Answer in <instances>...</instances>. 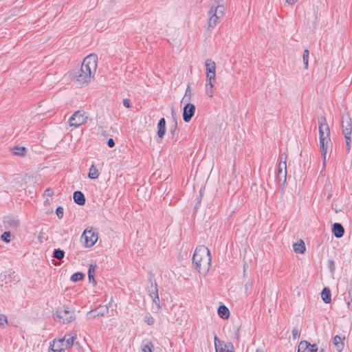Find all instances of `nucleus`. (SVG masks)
I'll list each match as a JSON object with an SVG mask.
<instances>
[{"label":"nucleus","mask_w":352,"mask_h":352,"mask_svg":"<svg viewBox=\"0 0 352 352\" xmlns=\"http://www.w3.org/2000/svg\"><path fill=\"white\" fill-rule=\"evenodd\" d=\"M292 338L294 340H296L297 338H299L300 337V332L297 328H294L292 329Z\"/></svg>","instance_id":"nucleus-39"},{"label":"nucleus","mask_w":352,"mask_h":352,"mask_svg":"<svg viewBox=\"0 0 352 352\" xmlns=\"http://www.w3.org/2000/svg\"><path fill=\"white\" fill-rule=\"evenodd\" d=\"M98 311V309H96V310H95V311H90L89 314H91L92 312H94V311Z\"/></svg>","instance_id":"nucleus-51"},{"label":"nucleus","mask_w":352,"mask_h":352,"mask_svg":"<svg viewBox=\"0 0 352 352\" xmlns=\"http://www.w3.org/2000/svg\"><path fill=\"white\" fill-rule=\"evenodd\" d=\"M177 131V124L175 122V124L174 126V129L170 130V133L173 135V138H174L175 132Z\"/></svg>","instance_id":"nucleus-44"},{"label":"nucleus","mask_w":352,"mask_h":352,"mask_svg":"<svg viewBox=\"0 0 352 352\" xmlns=\"http://www.w3.org/2000/svg\"><path fill=\"white\" fill-rule=\"evenodd\" d=\"M286 2L289 4V5H293L296 2H297L298 0H285Z\"/></svg>","instance_id":"nucleus-47"},{"label":"nucleus","mask_w":352,"mask_h":352,"mask_svg":"<svg viewBox=\"0 0 352 352\" xmlns=\"http://www.w3.org/2000/svg\"><path fill=\"white\" fill-rule=\"evenodd\" d=\"M54 319L64 324L69 323L75 320L76 317L67 307L57 309L54 314Z\"/></svg>","instance_id":"nucleus-5"},{"label":"nucleus","mask_w":352,"mask_h":352,"mask_svg":"<svg viewBox=\"0 0 352 352\" xmlns=\"http://www.w3.org/2000/svg\"><path fill=\"white\" fill-rule=\"evenodd\" d=\"M174 115H175V111H174L173 109H172V116H173V117H174Z\"/></svg>","instance_id":"nucleus-50"},{"label":"nucleus","mask_w":352,"mask_h":352,"mask_svg":"<svg viewBox=\"0 0 352 352\" xmlns=\"http://www.w3.org/2000/svg\"><path fill=\"white\" fill-rule=\"evenodd\" d=\"M195 112V106L187 102L183 109V119L186 122L190 121Z\"/></svg>","instance_id":"nucleus-11"},{"label":"nucleus","mask_w":352,"mask_h":352,"mask_svg":"<svg viewBox=\"0 0 352 352\" xmlns=\"http://www.w3.org/2000/svg\"><path fill=\"white\" fill-rule=\"evenodd\" d=\"M7 322V318L5 315L0 314V325H3L4 323Z\"/></svg>","instance_id":"nucleus-42"},{"label":"nucleus","mask_w":352,"mask_h":352,"mask_svg":"<svg viewBox=\"0 0 352 352\" xmlns=\"http://www.w3.org/2000/svg\"><path fill=\"white\" fill-rule=\"evenodd\" d=\"M206 95L212 98L213 96V87L214 86V82L212 81H206Z\"/></svg>","instance_id":"nucleus-24"},{"label":"nucleus","mask_w":352,"mask_h":352,"mask_svg":"<svg viewBox=\"0 0 352 352\" xmlns=\"http://www.w3.org/2000/svg\"><path fill=\"white\" fill-rule=\"evenodd\" d=\"M98 63V56L91 54L85 57L82 65L74 74V78L80 84L88 83L94 78Z\"/></svg>","instance_id":"nucleus-1"},{"label":"nucleus","mask_w":352,"mask_h":352,"mask_svg":"<svg viewBox=\"0 0 352 352\" xmlns=\"http://www.w3.org/2000/svg\"><path fill=\"white\" fill-rule=\"evenodd\" d=\"M255 352H264V351L263 349H258L256 350Z\"/></svg>","instance_id":"nucleus-49"},{"label":"nucleus","mask_w":352,"mask_h":352,"mask_svg":"<svg viewBox=\"0 0 352 352\" xmlns=\"http://www.w3.org/2000/svg\"><path fill=\"white\" fill-rule=\"evenodd\" d=\"M12 153L19 156H23L25 153V148L23 146H14L12 148Z\"/></svg>","instance_id":"nucleus-29"},{"label":"nucleus","mask_w":352,"mask_h":352,"mask_svg":"<svg viewBox=\"0 0 352 352\" xmlns=\"http://www.w3.org/2000/svg\"><path fill=\"white\" fill-rule=\"evenodd\" d=\"M63 208L61 206H58L56 210V214L58 219H62L63 217Z\"/></svg>","instance_id":"nucleus-37"},{"label":"nucleus","mask_w":352,"mask_h":352,"mask_svg":"<svg viewBox=\"0 0 352 352\" xmlns=\"http://www.w3.org/2000/svg\"><path fill=\"white\" fill-rule=\"evenodd\" d=\"M208 28H213L219 23V20L223 16L224 7L222 5L212 6L208 11Z\"/></svg>","instance_id":"nucleus-4"},{"label":"nucleus","mask_w":352,"mask_h":352,"mask_svg":"<svg viewBox=\"0 0 352 352\" xmlns=\"http://www.w3.org/2000/svg\"><path fill=\"white\" fill-rule=\"evenodd\" d=\"M346 141V151L349 153L351 151V135L343 134Z\"/></svg>","instance_id":"nucleus-31"},{"label":"nucleus","mask_w":352,"mask_h":352,"mask_svg":"<svg viewBox=\"0 0 352 352\" xmlns=\"http://www.w3.org/2000/svg\"><path fill=\"white\" fill-rule=\"evenodd\" d=\"M107 145L111 148L113 147L115 145L114 140L112 138L109 139L107 141Z\"/></svg>","instance_id":"nucleus-43"},{"label":"nucleus","mask_w":352,"mask_h":352,"mask_svg":"<svg viewBox=\"0 0 352 352\" xmlns=\"http://www.w3.org/2000/svg\"><path fill=\"white\" fill-rule=\"evenodd\" d=\"M149 296L153 299V301L155 305V307L154 309H155L156 310H159L160 308V298H159L158 290H157L156 285L155 286H153V285L151 286V289L149 290Z\"/></svg>","instance_id":"nucleus-14"},{"label":"nucleus","mask_w":352,"mask_h":352,"mask_svg":"<svg viewBox=\"0 0 352 352\" xmlns=\"http://www.w3.org/2000/svg\"><path fill=\"white\" fill-rule=\"evenodd\" d=\"M218 314L221 318L228 319L230 316V311L225 305H221L218 309Z\"/></svg>","instance_id":"nucleus-23"},{"label":"nucleus","mask_w":352,"mask_h":352,"mask_svg":"<svg viewBox=\"0 0 352 352\" xmlns=\"http://www.w3.org/2000/svg\"><path fill=\"white\" fill-rule=\"evenodd\" d=\"M191 95H192V94H191L190 87V86H188L187 89L186 90L185 95L182 100V102L184 101L188 102L190 100Z\"/></svg>","instance_id":"nucleus-34"},{"label":"nucleus","mask_w":352,"mask_h":352,"mask_svg":"<svg viewBox=\"0 0 352 352\" xmlns=\"http://www.w3.org/2000/svg\"><path fill=\"white\" fill-rule=\"evenodd\" d=\"M82 238L85 239V246L92 247L98 241V233L93 231L92 228H87L82 233Z\"/></svg>","instance_id":"nucleus-6"},{"label":"nucleus","mask_w":352,"mask_h":352,"mask_svg":"<svg viewBox=\"0 0 352 352\" xmlns=\"http://www.w3.org/2000/svg\"><path fill=\"white\" fill-rule=\"evenodd\" d=\"M157 136L162 138L166 133V120L164 118H161L157 124Z\"/></svg>","instance_id":"nucleus-17"},{"label":"nucleus","mask_w":352,"mask_h":352,"mask_svg":"<svg viewBox=\"0 0 352 352\" xmlns=\"http://www.w3.org/2000/svg\"><path fill=\"white\" fill-rule=\"evenodd\" d=\"M332 232L336 238H340L344 235V229L339 223H335L333 225Z\"/></svg>","instance_id":"nucleus-16"},{"label":"nucleus","mask_w":352,"mask_h":352,"mask_svg":"<svg viewBox=\"0 0 352 352\" xmlns=\"http://www.w3.org/2000/svg\"><path fill=\"white\" fill-rule=\"evenodd\" d=\"M287 177V164H286V157L284 160H281L278 165L277 180L280 185H284L286 182Z\"/></svg>","instance_id":"nucleus-8"},{"label":"nucleus","mask_w":352,"mask_h":352,"mask_svg":"<svg viewBox=\"0 0 352 352\" xmlns=\"http://www.w3.org/2000/svg\"><path fill=\"white\" fill-rule=\"evenodd\" d=\"M65 256V252L62 250L57 249L54 251V256L57 259H62Z\"/></svg>","instance_id":"nucleus-32"},{"label":"nucleus","mask_w":352,"mask_h":352,"mask_svg":"<svg viewBox=\"0 0 352 352\" xmlns=\"http://www.w3.org/2000/svg\"><path fill=\"white\" fill-rule=\"evenodd\" d=\"M99 177V172L98 170L96 168V167L94 165H91L89 168V173H88V177L94 179H97Z\"/></svg>","instance_id":"nucleus-26"},{"label":"nucleus","mask_w":352,"mask_h":352,"mask_svg":"<svg viewBox=\"0 0 352 352\" xmlns=\"http://www.w3.org/2000/svg\"><path fill=\"white\" fill-rule=\"evenodd\" d=\"M65 349L64 340L60 338L58 340H54L53 342L50 343L48 352H65Z\"/></svg>","instance_id":"nucleus-12"},{"label":"nucleus","mask_w":352,"mask_h":352,"mask_svg":"<svg viewBox=\"0 0 352 352\" xmlns=\"http://www.w3.org/2000/svg\"><path fill=\"white\" fill-rule=\"evenodd\" d=\"M293 248L294 251L296 253L303 254L305 251V245L302 240H300L299 242L295 243Z\"/></svg>","instance_id":"nucleus-21"},{"label":"nucleus","mask_w":352,"mask_h":352,"mask_svg":"<svg viewBox=\"0 0 352 352\" xmlns=\"http://www.w3.org/2000/svg\"><path fill=\"white\" fill-rule=\"evenodd\" d=\"M45 204H50V200L48 199H47L45 201H44Z\"/></svg>","instance_id":"nucleus-48"},{"label":"nucleus","mask_w":352,"mask_h":352,"mask_svg":"<svg viewBox=\"0 0 352 352\" xmlns=\"http://www.w3.org/2000/svg\"><path fill=\"white\" fill-rule=\"evenodd\" d=\"M153 349H154V346L151 342L146 341L143 343L142 349L143 352H153Z\"/></svg>","instance_id":"nucleus-28"},{"label":"nucleus","mask_w":352,"mask_h":352,"mask_svg":"<svg viewBox=\"0 0 352 352\" xmlns=\"http://www.w3.org/2000/svg\"><path fill=\"white\" fill-rule=\"evenodd\" d=\"M123 105L126 108L131 107V103L129 99L125 98L123 100Z\"/></svg>","instance_id":"nucleus-40"},{"label":"nucleus","mask_w":352,"mask_h":352,"mask_svg":"<svg viewBox=\"0 0 352 352\" xmlns=\"http://www.w3.org/2000/svg\"><path fill=\"white\" fill-rule=\"evenodd\" d=\"M320 352H324V350L322 349L320 351Z\"/></svg>","instance_id":"nucleus-52"},{"label":"nucleus","mask_w":352,"mask_h":352,"mask_svg":"<svg viewBox=\"0 0 352 352\" xmlns=\"http://www.w3.org/2000/svg\"><path fill=\"white\" fill-rule=\"evenodd\" d=\"M317 351L316 345H311L307 341H301L298 344V352H316Z\"/></svg>","instance_id":"nucleus-13"},{"label":"nucleus","mask_w":352,"mask_h":352,"mask_svg":"<svg viewBox=\"0 0 352 352\" xmlns=\"http://www.w3.org/2000/svg\"><path fill=\"white\" fill-rule=\"evenodd\" d=\"M83 278H84V274L82 273L76 272L72 276L71 280L74 282H77L78 280H82Z\"/></svg>","instance_id":"nucleus-33"},{"label":"nucleus","mask_w":352,"mask_h":352,"mask_svg":"<svg viewBox=\"0 0 352 352\" xmlns=\"http://www.w3.org/2000/svg\"><path fill=\"white\" fill-rule=\"evenodd\" d=\"M216 352H234L233 345L231 342L224 343L220 341L217 336L214 337Z\"/></svg>","instance_id":"nucleus-10"},{"label":"nucleus","mask_w":352,"mask_h":352,"mask_svg":"<svg viewBox=\"0 0 352 352\" xmlns=\"http://www.w3.org/2000/svg\"><path fill=\"white\" fill-rule=\"evenodd\" d=\"M330 130L326 122L324 117L319 118V134H320V152L323 157V164H325L326 155L331 146V140L329 138Z\"/></svg>","instance_id":"nucleus-3"},{"label":"nucleus","mask_w":352,"mask_h":352,"mask_svg":"<svg viewBox=\"0 0 352 352\" xmlns=\"http://www.w3.org/2000/svg\"><path fill=\"white\" fill-rule=\"evenodd\" d=\"M38 239L40 241V243H43V242L44 237H43V234L41 233H40L38 234Z\"/></svg>","instance_id":"nucleus-46"},{"label":"nucleus","mask_w":352,"mask_h":352,"mask_svg":"<svg viewBox=\"0 0 352 352\" xmlns=\"http://www.w3.org/2000/svg\"><path fill=\"white\" fill-rule=\"evenodd\" d=\"M10 232L9 231H6L1 234V238L3 241L8 243L10 241Z\"/></svg>","instance_id":"nucleus-36"},{"label":"nucleus","mask_w":352,"mask_h":352,"mask_svg":"<svg viewBox=\"0 0 352 352\" xmlns=\"http://www.w3.org/2000/svg\"><path fill=\"white\" fill-rule=\"evenodd\" d=\"M107 309H107V307H104L103 311H98V312L97 316H99V315H100V316H104V312H105V311H107Z\"/></svg>","instance_id":"nucleus-45"},{"label":"nucleus","mask_w":352,"mask_h":352,"mask_svg":"<svg viewBox=\"0 0 352 352\" xmlns=\"http://www.w3.org/2000/svg\"><path fill=\"white\" fill-rule=\"evenodd\" d=\"M210 252L204 245L198 246L193 254L192 262L197 270L201 274H206L211 265Z\"/></svg>","instance_id":"nucleus-2"},{"label":"nucleus","mask_w":352,"mask_h":352,"mask_svg":"<svg viewBox=\"0 0 352 352\" xmlns=\"http://www.w3.org/2000/svg\"><path fill=\"white\" fill-rule=\"evenodd\" d=\"M215 76H216L215 72H211V73L206 72V81L215 82L216 81Z\"/></svg>","instance_id":"nucleus-35"},{"label":"nucleus","mask_w":352,"mask_h":352,"mask_svg":"<svg viewBox=\"0 0 352 352\" xmlns=\"http://www.w3.org/2000/svg\"><path fill=\"white\" fill-rule=\"evenodd\" d=\"M343 339H342L339 336H336L333 338V343L335 345L336 349L338 351L341 352L342 349H344V342Z\"/></svg>","instance_id":"nucleus-20"},{"label":"nucleus","mask_w":352,"mask_h":352,"mask_svg":"<svg viewBox=\"0 0 352 352\" xmlns=\"http://www.w3.org/2000/svg\"><path fill=\"white\" fill-rule=\"evenodd\" d=\"M96 267V265H90L89 267V270H88L89 280V282H92L94 283V285L96 284V282L94 279V271H95Z\"/></svg>","instance_id":"nucleus-27"},{"label":"nucleus","mask_w":352,"mask_h":352,"mask_svg":"<svg viewBox=\"0 0 352 352\" xmlns=\"http://www.w3.org/2000/svg\"><path fill=\"white\" fill-rule=\"evenodd\" d=\"M342 128L343 134H351L352 119L349 113L344 114L342 117Z\"/></svg>","instance_id":"nucleus-9"},{"label":"nucleus","mask_w":352,"mask_h":352,"mask_svg":"<svg viewBox=\"0 0 352 352\" xmlns=\"http://www.w3.org/2000/svg\"><path fill=\"white\" fill-rule=\"evenodd\" d=\"M74 200L80 206H83L85 203V197L80 191H75L74 192Z\"/></svg>","instance_id":"nucleus-19"},{"label":"nucleus","mask_w":352,"mask_h":352,"mask_svg":"<svg viewBox=\"0 0 352 352\" xmlns=\"http://www.w3.org/2000/svg\"><path fill=\"white\" fill-rule=\"evenodd\" d=\"M309 50H305L303 52L302 60H303L305 69H306L308 68V65H309Z\"/></svg>","instance_id":"nucleus-30"},{"label":"nucleus","mask_w":352,"mask_h":352,"mask_svg":"<svg viewBox=\"0 0 352 352\" xmlns=\"http://www.w3.org/2000/svg\"><path fill=\"white\" fill-rule=\"evenodd\" d=\"M64 345L66 349L71 348L74 345V342L76 339V336H71L70 334H66L63 338Z\"/></svg>","instance_id":"nucleus-18"},{"label":"nucleus","mask_w":352,"mask_h":352,"mask_svg":"<svg viewBox=\"0 0 352 352\" xmlns=\"http://www.w3.org/2000/svg\"><path fill=\"white\" fill-rule=\"evenodd\" d=\"M6 226H8L10 228L16 229L19 226V220L14 217H6L3 221Z\"/></svg>","instance_id":"nucleus-15"},{"label":"nucleus","mask_w":352,"mask_h":352,"mask_svg":"<svg viewBox=\"0 0 352 352\" xmlns=\"http://www.w3.org/2000/svg\"><path fill=\"white\" fill-rule=\"evenodd\" d=\"M206 72H214L216 70L215 63L211 59H207L205 63Z\"/></svg>","instance_id":"nucleus-25"},{"label":"nucleus","mask_w":352,"mask_h":352,"mask_svg":"<svg viewBox=\"0 0 352 352\" xmlns=\"http://www.w3.org/2000/svg\"><path fill=\"white\" fill-rule=\"evenodd\" d=\"M87 117L85 116V113L80 111H77L73 113L69 120V124L70 126L78 127L86 122Z\"/></svg>","instance_id":"nucleus-7"},{"label":"nucleus","mask_w":352,"mask_h":352,"mask_svg":"<svg viewBox=\"0 0 352 352\" xmlns=\"http://www.w3.org/2000/svg\"><path fill=\"white\" fill-rule=\"evenodd\" d=\"M321 297L325 303H329L331 300L330 289L327 287H324L321 292Z\"/></svg>","instance_id":"nucleus-22"},{"label":"nucleus","mask_w":352,"mask_h":352,"mask_svg":"<svg viewBox=\"0 0 352 352\" xmlns=\"http://www.w3.org/2000/svg\"><path fill=\"white\" fill-rule=\"evenodd\" d=\"M54 194L53 190L51 188H47L45 190L44 196L52 197Z\"/></svg>","instance_id":"nucleus-41"},{"label":"nucleus","mask_w":352,"mask_h":352,"mask_svg":"<svg viewBox=\"0 0 352 352\" xmlns=\"http://www.w3.org/2000/svg\"><path fill=\"white\" fill-rule=\"evenodd\" d=\"M144 322H145L147 324H148V325H151V324H153V322H154V319H153V318L151 316H150V315H146V316H145V317H144Z\"/></svg>","instance_id":"nucleus-38"}]
</instances>
